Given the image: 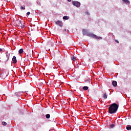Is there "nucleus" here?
<instances>
[{"instance_id":"21","label":"nucleus","mask_w":131,"mask_h":131,"mask_svg":"<svg viewBox=\"0 0 131 131\" xmlns=\"http://www.w3.org/2000/svg\"><path fill=\"white\" fill-rule=\"evenodd\" d=\"M46 82V81H45V80H42V82L40 83L41 84H42L43 83H45Z\"/></svg>"},{"instance_id":"2","label":"nucleus","mask_w":131,"mask_h":131,"mask_svg":"<svg viewBox=\"0 0 131 131\" xmlns=\"http://www.w3.org/2000/svg\"><path fill=\"white\" fill-rule=\"evenodd\" d=\"M15 24L18 27H20V28H24L25 26L24 25L22 24V23H21V20L18 19L15 21Z\"/></svg>"},{"instance_id":"12","label":"nucleus","mask_w":131,"mask_h":131,"mask_svg":"<svg viewBox=\"0 0 131 131\" xmlns=\"http://www.w3.org/2000/svg\"><path fill=\"white\" fill-rule=\"evenodd\" d=\"M115 127V125L114 124H112L110 125V128H113V127Z\"/></svg>"},{"instance_id":"20","label":"nucleus","mask_w":131,"mask_h":131,"mask_svg":"<svg viewBox=\"0 0 131 131\" xmlns=\"http://www.w3.org/2000/svg\"><path fill=\"white\" fill-rule=\"evenodd\" d=\"M2 124H3V125L6 126V125H7V123L6 122H3Z\"/></svg>"},{"instance_id":"22","label":"nucleus","mask_w":131,"mask_h":131,"mask_svg":"<svg viewBox=\"0 0 131 131\" xmlns=\"http://www.w3.org/2000/svg\"><path fill=\"white\" fill-rule=\"evenodd\" d=\"M20 9H21V10H25V7H23V6H21V7H20Z\"/></svg>"},{"instance_id":"19","label":"nucleus","mask_w":131,"mask_h":131,"mask_svg":"<svg viewBox=\"0 0 131 131\" xmlns=\"http://www.w3.org/2000/svg\"><path fill=\"white\" fill-rule=\"evenodd\" d=\"M6 57L7 58V61L10 59V55L9 54H6Z\"/></svg>"},{"instance_id":"11","label":"nucleus","mask_w":131,"mask_h":131,"mask_svg":"<svg viewBox=\"0 0 131 131\" xmlns=\"http://www.w3.org/2000/svg\"><path fill=\"white\" fill-rule=\"evenodd\" d=\"M23 49H20L18 51V54H23Z\"/></svg>"},{"instance_id":"9","label":"nucleus","mask_w":131,"mask_h":131,"mask_svg":"<svg viewBox=\"0 0 131 131\" xmlns=\"http://www.w3.org/2000/svg\"><path fill=\"white\" fill-rule=\"evenodd\" d=\"M82 89L84 91H88L89 90V87L86 86H84L83 87Z\"/></svg>"},{"instance_id":"7","label":"nucleus","mask_w":131,"mask_h":131,"mask_svg":"<svg viewBox=\"0 0 131 131\" xmlns=\"http://www.w3.org/2000/svg\"><path fill=\"white\" fill-rule=\"evenodd\" d=\"M12 61H13V64H16V63H17V58H16V56L13 57Z\"/></svg>"},{"instance_id":"24","label":"nucleus","mask_w":131,"mask_h":131,"mask_svg":"<svg viewBox=\"0 0 131 131\" xmlns=\"http://www.w3.org/2000/svg\"><path fill=\"white\" fill-rule=\"evenodd\" d=\"M116 42H117V43H119V41H118L117 40H115Z\"/></svg>"},{"instance_id":"17","label":"nucleus","mask_w":131,"mask_h":131,"mask_svg":"<svg viewBox=\"0 0 131 131\" xmlns=\"http://www.w3.org/2000/svg\"><path fill=\"white\" fill-rule=\"evenodd\" d=\"M50 117H51V115H50V114L46 115V118H47V119H49V118H50Z\"/></svg>"},{"instance_id":"1","label":"nucleus","mask_w":131,"mask_h":131,"mask_svg":"<svg viewBox=\"0 0 131 131\" xmlns=\"http://www.w3.org/2000/svg\"><path fill=\"white\" fill-rule=\"evenodd\" d=\"M118 107H119V106L116 103L110 105V107H108V113H110V114H114L116 113L117 110H118Z\"/></svg>"},{"instance_id":"4","label":"nucleus","mask_w":131,"mask_h":131,"mask_svg":"<svg viewBox=\"0 0 131 131\" xmlns=\"http://www.w3.org/2000/svg\"><path fill=\"white\" fill-rule=\"evenodd\" d=\"M72 4L77 8H79V7H80V3L77 1H72Z\"/></svg>"},{"instance_id":"16","label":"nucleus","mask_w":131,"mask_h":131,"mask_svg":"<svg viewBox=\"0 0 131 131\" xmlns=\"http://www.w3.org/2000/svg\"><path fill=\"white\" fill-rule=\"evenodd\" d=\"M126 129H127V130H131V126H127V127H126Z\"/></svg>"},{"instance_id":"15","label":"nucleus","mask_w":131,"mask_h":131,"mask_svg":"<svg viewBox=\"0 0 131 131\" xmlns=\"http://www.w3.org/2000/svg\"><path fill=\"white\" fill-rule=\"evenodd\" d=\"M48 45H51V47H54V43L52 42H49Z\"/></svg>"},{"instance_id":"26","label":"nucleus","mask_w":131,"mask_h":131,"mask_svg":"<svg viewBox=\"0 0 131 131\" xmlns=\"http://www.w3.org/2000/svg\"><path fill=\"white\" fill-rule=\"evenodd\" d=\"M68 1H69V3H70L71 2V0H68Z\"/></svg>"},{"instance_id":"28","label":"nucleus","mask_w":131,"mask_h":131,"mask_svg":"<svg viewBox=\"0 0 131 131\" xmlns=\"http://www.w3.org/2000/svg\"><path fill=\"white\" fill-rule=\"evenodd\" d=\"M65 31H66V29H65Z\"/></svg>"},{"instance_id":"3","label":"nucleus","mask_w":131,"mask_h":131,"mask_svg":"<svg viewBox=\"0 0 131 131\" xmlns=\"http://www.w3.org/2000/svg\"><path fill=\"white\" fill-rule=\"evenodd\" d=\"M88 36H89L90 37H92L93 38H96V39H102V37H99L91 33H89V34H88Z\"/></svg>"},{"instance_id":"18","label":"nucleus","mask_w":131,"mask_h":131,"mask_svg":"<svg viewBox=\"0 0 131 131\" xmlns=\"http://www.w3.org/2000/svg\"><path fill=\"white\" fill-rule=\"evenodd\" d=\"M104 99H107V94H106V93H105L104 94H103V96Z\"/></svg>"},{"instance_id":"23","label":"nucleus","mask_w":131,"mask_h":131,"mask_svg":"<svg viewBox=\"0 0 131 131\" xmlns=\"http://www.w3.org/2000/svg\"><path fill=\"white\" fill-rule=\"evenodd\" d=\"M27 15V16H29V15H30V12H28Z\"/></svg>"},{"instance_id":"5","label":"nucleus","mask_w":131,"mask_h":131,"mask_svg":"<svg viewBox=\"0 0 131 131\" xmlns=\"http://www.w3.org/2000/svg\"><path fill=\"white\" fill-rule=\"evenodd\" d=\"M55 24H56V25H58L59 27H63V22H62L61 20L56 21L55 22Z\"/></svg>"},{"instance_id":"6","label":"nucleus","mask_w":131,"mask_h":131,"mask_svg":"<svg viewBox=\"0 0 131 131\" xmlns=\"http://www.w3.org/2000/svg\"><path fill=\"white\" fill-rule=\"evenodd\" d=\"M82 31V33H83V35H86L87 36H88V34H89V33H90L85 29H83Z\"/></svg>"},{"instance_id":"25","label":"nucleus","mask_w":131,"mask_h":131,"mask_svg":"<svg viewBox=\"0 0 131 131\" xmlns=\"http://www.w3.org/2000/svg\"><path fill=\"white\" fill-rule=\"evenodd\" d=\"M3 51V49L0 48V52H2Z\"/></svg>"},{"instance_id":"27","label":"nucleus","mask_w":131,"mask_h":131,"mask_svg":"<svg viewBox=\"0 0 131 131\" xmlns=\"http://www.w3.org/2000/svg\"><path fill=\"white\" fill-rule=\"evenodd\" d=\"M86 14H89V12H86Z\"/></svg>"},{"instance_id":"29","label":"nucleus","mask_w":131,"mask_h":131,"mask_svg":"<svg viewBox=\"0 0 131 131\" xmlns=\"http://www.w3.org/2000/svg\"><path fill=\"white\" fill-rule=\"evenodd\" d=\"M27 56H28V55H27Z\"/></svg>"},{"instance_id":"14","label":"nucleus","mask_w":131,"mask_h":131,"mask_svg":"<svg viewBox=\"0 0 131 131\" xmlns=\"http://www.w3.org/2000/svg\"><path fill=\"white\" fill-rule=\"evenodd\" d=\"M123 2H124L126 4H129V1L128 0H122Z\"/></svg>"},{"instance_id":"13","label":"nucleus","mask_w":131,"mask_h":131,"mask_svg":"<svg viewBox=\"0 0 131 131\" xmlns=\"http://www.w3.org/2000/svg\"><path fill=\"white\" fill-rule=\"evenodd\" d=\"M71 59L73 61H76V57L73 56L71 57Z\"/></svg>"},{"instance_id":"8","label":"nucleus","mask_w":131,"mask_h":131,"mask_svg":"<svg viewBox=\"0 0 131 131\" xmlns=\"http://www.w3.org/2000/svg\"><path fill=\"white\" fill-rule=\"evenodd\" d=\"M113 86H117V82L116 81H113L112 82Z\"/></svg>"},{"instance_id":"10","label":"nucleus","mask_w":131,"mask_h":131,"mask_svg":"<svg viewBox=\"0 0 131 131\" xmlns=\"http://www.w3.org/2000/svg\"><path fill=\"white\" fill-rule=\"evenodd\" d=\"M62 19L63 20H68L69 19V17L67 16H64L63 17Z\"/></svg>"}]
</instances>
